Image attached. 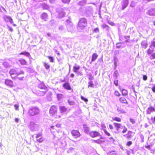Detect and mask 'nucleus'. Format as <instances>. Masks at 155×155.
<instances>
[{"mask_svg": "<svg viewBox=\"0 0 155 155\" xmlns=\"http://www.w3.org/2000/svg\"><path fill=\"white\" fill-rule=\"evenodd\" d=\"M24 72L23 71H18L15 69H11L9 71L11 77L13 80L18 79L19 80H22L24 78Z\"/></svg>", "mask_w": 155, "mask_h": 155, "instance_id": "obj_1", "label": "nucleus"}, {"mask_svg": "<svg viewBox=\"0 0 155 155\" xmlns=\"http://www.w3.org/2000/svg\"><path fill=\"white\" fill-rule=\"evenodd\" d=\"M87 20L85 18H81L79 20L77 27L81 29H83L87 26Z\"/></svg>", "mask_w": 155, "mask_h": 155, "instance_id": "obj_2", "label": "nucleus"}, {"mask_svg": "<svg viewBox=\"0 0 155 155\" xmlns=\"http://www.w3.org/2000/svg\"><path fill=\"white\" fill-rule=\"evenodd\" d=\"M39 110L36 107H33L30 109L28 112V114L30 116H33L38 114Z\"/></svg>", "mask_w": 155, "mask_h": 155, "instance_id": "obj_3", "label": "nucleus"}, {"mask_svg": "<svg viewBox=\"0 0 155 155\" xmlns=\"http://www.w3.org/2000/svg\"><path fill=\"white\" fill-rule=\"evenodd\" d=\"M58 111L57 107L55 105L52 106L49 110V114L51 116L56 114Z\"/></svg>", "mask_w": 155, "mask_h": 155, "instance_id": "obj_4", "label": "nucleus"}, {"mask_svg": "<svg viewBox=\"0 0 155 155\" xmlns=\"http://www.w3.org/2000/svg\"><path fill=\"white\" fill-rule=\"evenodd\" d=\"M5 84L8 87L12 88L15 87V86L13 81L10 79H7L5 81Z\"/></svg>", "mask_w": 155, "mask_h": 155, "instance_id": "obj_5", "label": "nucleus"}, {"mask_svg": "<svg viewBox=\"0 0 155 155\" xmlns=\"http://www.w3.org/2000/svg\"><path fill=\"white\" fill-rule=\"evenodd\" d=\"M51 130L53 132H55L56 131L58 133L61 132V125L60 124H57L55 126H51Z\"/></svg>", "mask_w": 155, "mask_h": 155, "instance_id": "obj_6", "label": "nucleus"}, {"mask_svg": "<svg viewBox=\"0 0 155 155\" xmlns=\"http://www.w3.org/2000/svg\"><path fill=\"white\" fill-rule=\"evenodd\" d=\"M35 138L36 141L38 142L41 143L44 140V138L43 137L42 134L41 133H39L35 134Z\"/></svg>", "mask_w": 155, "mask_h": 155, "instance_id": "obj_7", "label": "nucleus"}, {"mask_svg": "<svg viewBox=\"0 0 155 155\" xmlns=\"http://www.w3.org/2000/svg\"><path fill=\"white\" fill-rule=\"evenodd\" d=\"M89 134L91 137L93 138L97 137L100 135V133L96 131H91L89 133Z\"/></svg>", "mask_w": 155, "mask_h": 155, "instance_id": "obj_8", "label": "nucleus"}, {"mask_svg": "<svg viewBox=\"0 0 155 155\" xmlns=\"http://www.w3.org/2000/svg\"><path fill=\"white\" fill-rule=\"evenodd\" d=\"M3 19L6 22H9L11 24H12L14 22L12 18L10 16L8 15H5L4 16Z\"/></svg>", "mask_w": 155, "mask_h": 155, "instance_id": "obj_9", "label": "nucleus"}, {"mask_svg": "<svg viewBox=\"0 0 155 155\" xmlns=\"http://www.w3.org/2000/svg\"><path fill=\"white\" fill-rule=\"evenodd\" d=\"M71 134L74 137L76 138L79 137L81 136L79 132L77 130H73L71 132Z\"/></svg>", "mask_w": 155, "mask_h": 155, "instance_id": "obj_10", "label": "nucleus"}, {"mask_svg": "<svg viewBox=\"0 0 155 155\" xmlns=\"http://www.w3.org/2000/svg\"><path fill=\"white\" fill-rule=\"evenodd\" d=\"M93 142L97 144H100L105 142L104 138L101 136L100 138L97 140H94Z\"/></svg>", "mask_w": 155, "mask_h": 155, "instance_id": "obj_11", "label": "nucleus"}, {"mask_svg": "<svg viewBox=\"0 0 155 155\" xmlns=\"http://www.w3.org/2000/svg\"><path fill=\"white\" fill-rule=\"evenodd\" d=\"M62 87L67 90H70L72 89L70 84L68 82H66L63 84Z\"/></svg>", "mask_w": 155, "mask_h": 155, "instance_id": "obj_12", "label": "nucleus"}, {"mask_svg": "<svg viewBox=\"0 0 155 155\" xmlns=\"http://www.w3.org/2000/svg\"><path fill=\"white\" fill-rule=\"evenodd\" d=\"M128 4V1L127 0H123L122 2V10H123L126 8Z\"/></svg>", "mask_w": 155, "mask_h": 155, "instance_id": "obj_13", "label": "nucleus"}, {"mask_svg": "<svg viewBox=\"0 0 155 155\" xmlns=\"http://www.w3.org/2000/svg\"><path fill=\"white\" fill-rule=\"evenodd\" d=\"M153 112H155V108L152 106L149 107L146 110V113L147 114H150Z\"/></svg>", "mask_w": 155, "mask_h": 155, "instance_id": "obj_14", "label": "nucleus"}, {"mask_svg": "<svg viewBox=\"0 0 155 155\" xmlns=\"http://www.w3.org/2000/svg\"><path fill=\"white\" fill-rule=\"evenodd\" d=\"M18 61L21 65H27L28 64L27 61L23 58H20L19 59Z\"/></svg>", "mask_w": 155, "mask_h": 155, "instance_id": "obj_15", "label": "nucleus"}, {"mask_svg": "<svg viewBox=\"0 0 155 155\" xmlns=\"http://www.w3.org/2000/svg\"><path fill=\"white\" fill-rule=\"evenodd\" d=\"M147 14L151 16H155V8L149 9L147 12Z\"/></svg>", "mask_w": 155, "mask_h": 155, "instance_id": "obj_16", "label": "nucleus"}, {"mask_svg": "<svg viewBox=\"0 0 155 155\" xmlns=\"http://www.w3.org/2000/svg\"><path fill=\"white\" fill-rule=\"evenodd\" d=\"M47 91H45L43 90L38 89L37 90V94L39 96H43L45 94Z\"/></svg>", "mask_w": 155, "mask_h": 155, "instance_id": "obj_17", "label": "nucleus"}, {"mask_svg": "<svg viewBox=\"0 0 155 155\" xmlns=\"http://www.w3.org/2000/svg\"><path fill=\"white\" fill-rule=\"evenodd\" d=\"M113 124L116 130L117 131H119V129L120 128L121 124L120 123L116 122H114L113 123Z\"/></svg>", "mask_w": 155, "mask_h": 155, "instance_id": "obj_18", "label": "nucleus"}, {"mask_svg": "<svg viewBox=\"0 0 155 155\" xmlns=\"http://www.w3.org/2000/svg\"><path fill=\"white\" fill-rule=\"evenodd\" d=\"M39 90H43L44 91H48L47 88L44 84H40L38 87V89Z\"/></svg>", "mask_w": 155, "mask_h": 155, "instance_id": "obj_19", "label": "nucleus"}, {"mask_svg": "<svg viewBox=\"0 0 155 155\" xmlns=\"http://www.w3.org/2000/svg\"><path fill=\"white\" fill-rule=\"evenodd\" d=\"M119 101L120 103L128 104V102L126 98L124 97H121L119 98Z\"/></svg>", "mask_w": 155, "mask_h": 155, "instance_id": "obj_20", "label": "nucleus"}, {"mask_svg": "<svg viewBox=\"0 0 155 155\" xmlns=\"http://www.w3.org/2000/svg\"><path fill=\"white\" fill-rule=\"evenodd\" d=\"M98 57V55L97 53H94L92 55L91 62H93L95 61Z\"/></svg>", "mask_w": 155, "mask_h": 155, "instance_id": "obj_21", "label": "nucleus"}, {"mask_svg": "<svg viewBox=\"0 0 155 155\" xmlns=\"http://www.w3.org/2000/svg\"><path fill=\"white\" fill-rule=\"evenodd\" d=\"M48 15L47 13L45 12H44L41 14V18L42 19L44 20L45 21H46V19L48 18Z\"/></svg>", "mask_w": 155, "mask_h": 155, "instance_id": "obj_22", "label": "nucleus"}, {"mask_svg": "<svg viewBox=\"0 0 155 155\" xmlns=\"http://www.w3.org/2000/svg\"><path fill=\"white\" fill-rule=\"evenodd\" d=\"M60 110L61 113H64L67 110V108L64 106H60Z\"/></svg>", "mask_w": 155, "mask_h": 155, "instance_id": "obj_23", "label": "nucleus"}, {"mask_svg": "<svg viewBox=\"0 0 155 155\" xmlns=\"http://www.w3.org/2000/svg\"><path fill=\"white\" fill-rule=\"evenodd\" d=\"M133 134V132L131 131H129L127 134L126 135L127 136V139H129L132 137V135L131 134Z\"/></svg>", "mask_w": 155, "mask_h": 155, "instance_id": "obj_24", "label": "nucleus"}, {"mask_svg": "<svg viewBox=\"0 0 155 155\" xmlns=\"http://www.w3.org/2000/svg\"><path fill=\"white\" fill-rule=\"evenodd\" d=\"M65 15V12L63 11H60L58 13V16L60 18L64 17Z\"/></svg>", "mask_w": 155, "mask_h": 155, "instance_id": "obj_25", "label": "nucleus"}, {"mask_svg": "<svg viewBox=\"0 0 155 155\" xmlns=\"http://www.w3.org/2000/svg\"><path fill=\"white\" fill-rule=\"evenodd\" d=\"M112 120L114 121H115L117 122H120L121 121V118L117 117L112 118Z\"/></svg>", "mask_w": 155, "mask_h": 155, "instance_id": "obj_26", "label": "nucleus"}, {"mask_svg": "<svg viewBox=\"0 0 155 155\" xmlns=\"http://www.w3.org/2000/svg\"><path fill=\"white\" fill-rule=\"evenodd\" d=\"M19 54L21 55H23L28 57H29L30 56V53L26 51L22 52L20 53Z\"/></svg>", "mask_w": 155, "mask_h": 155, "instance_id": "obj_27", "label": "nucleus"}, {"mask_svg": "<svg viewBox=\"0 0 155 155\" xmlns=\"http://www.w3.org/2000/svg\"><path fill=\"white\" fill-rule=\"evenodd\" d=\"M80 68L79 66H74L73 67V71L74 72H77Z\"/></svg>", "mask_w": 155, "mask_h": 155, "instance_id": "obj_28", "label": "nucleus"}, {"mask_svg": "<svg viewBox=\"0 0 155 155\" xmlns=\"http://www.w3.org/2000/svg\"><path fill=\"white\" fill-rule=\"evenodd\" d=\"M122 128L123 130L122 131V133L123 134L125 133L127 131V128L125 126H123Z\"/></svg>", "mask_w": 155, "mask_h": 155, "instance_id": "obj_29", "label": "nucleus"}, {"mask_svg": "<svg viewBox=\"0 0 155 155\" xmlns=\"http://www.w3.org/2000/svg\"><path fill=\"white\" fill-rule=\"evenodd\" d=\"M122 94L123 96L127 95L128 94L127 91L125 89H123L122 91Z\"/></svg>", "mask_w": 155, "mask_h": 155, "instance_id": "obj_30", "label": "nucleus"}, {"mask_svg": "<svg viewBox=\"0 0 155 155\" xmlns=\"http://www.w3.org/2000/svg\"><path fill=\"white\" fill-rule=\"evenodd\" d=\"M94 84L92 81H91L88 82V87H93Z\"/></svg>", "mask_w": 155, "mask_h": 155, "instance_id": "obj_31", "label": "nucleus"}, {"mask_svg": "<svg viewBox=\"0 0 155 155\" xmlns=\"http://www.w3.org/2000/svg\"><path fill=\"white\" fill-rule=\"evenodd\" d=\"M153 52V50L150 48H149L147 51V53L149 54H152Z\"/></svg>", "mask_w": 155, "mask_h": 155, "instance_id": "obj_32", "label": "nucleus"}, {"mask_svg": "<svg viewBox=\"0 0 155 155\" xmlns=\"http://www.w3.org/2000/svg\"><path fill=\"white\" fill-rule=\"evenodd\" d=\"M44 65L46 69H49L50 68V66L48 64L45 62L44 63Z\"/></svg>", "mask_w": 155, "mask_h": 155, "instance_id": "obj_33", "label": "nucleus"}, {"mask_svg": "<svg viewBox=\"0 0 155 155\" xmlns=\"http://www.w3.org/2000/svg\"><path fill=\"white\" fill-rule=\"evenodd\" d=\"M150 47L151 48L152 47H155V41H152Z\"/></svg>", "mask_w": 155, "mask_h": 155, "instance_id": "obj_34", "label": "nucleus"}, {"mask_svg": "<svg viewBox=\"0 0 155 155\" xmlns=\"http://www.w3.org/2000/svg\"><path fill=\"white\" fill-rule=\"evenodd\" d=\"M132 143V141H127L126 143V145L127 146H130Z\"/></svg>", "mask_w": 155, "mask_h": 155, "instance_id": "obj_35", "label": "nucleus"}, {"mask_svg": "<svg viewBox=\"0 0 155 155\" xmlns=\"http://www.w3.org/2000/svg\"><path fill=\"white\" fill-rule=\"evenodd\" d=\"M125 38L126 39L125 42H127L129 41L130 39V36H126L125 37Z\"/></svg>", "mask_w": 155, "mask_h": 155, "instance_id": "obj_36", "label": "nucleus"}, {"mask_svg": "<svg viewBox=\"0 0 155 155\" xmlns=\"http://www.w3.org/2000/svg\"><path fill=\"white\" fill-rule=\"evenodd\" d=\"M48 58L50 60V61L51 62H54L53 61V57L51 56H48Z\"/></svg>", "mask_w": 155, "mask_h": 155, "instance_id": "obj_37", "label": "nucleus"}, {"mask_svg": "<svg viewBox=\"0 0 155 155\" xmlns=\"http://www.w3.org/2000/svg\"><path fill=\"white\" fill-rule=\"evenodd\" d=\"M70 1V0H62V2L65 4H68Z\"/></svg>", "mask_w": 155, "mask_h": 155, "instance_id": "obj_38", "label": "nucleus"}, {"mask_svg": "<svg viewBox=\"0 0 155 155\" xmlns=\"http://www.w3.org/2000/svg\"><path fill=\"white\" fill-rule=\"evenodd\" d=\"M114 94L117 96L119 97L120 95V94L117 91H115L114 92Z\"/></svg>", "mask_w": 155, "mask_h": 155, "instance_id": "obj_39", "label": "nucleus"}, {"mask_svg": "<svg viewBox=\"0 0 155 155\" xmlns=\"http://www.w3.org/2000/svg\"><path fill=\"white\" fill-rule=\"evenodd\" d=\"M104 133L107 136H110V134L106 130H104Z\"/></svg>", "mask_w": 155, "mask_h": 155, "instance_id": "obj_40", "label": "nucleus"}, {"mask_svg": "<svg viewBox=\"0 0 155 155\" xmlns=\"http://www.w3.org/2000/svg\"><path fill=\"white\" fill-rule=\"evenodd\" d=\"M81 99L84 101L85 102H87L88 101V99L86 98H85L84 97L82 96H81Z\"/></svg>", "mask_w": 155, "mask_h": 155, "instance_id": "obj_41", "label": "nucleus"}, {"mask_svg": "<svg viewBox=\"0 0 155 155\" xmlns=\"http://www.w3.org/2000/svg\"><path fill=\"white\" fill-rule=\"evenodd\" d=\"M130 121L133 124H134L135 123V120L133 119L130 118Z\"/></svg>", "mask_w": 155, "mask_h": 155, "instance_id": "obj_42", "label": "nucleus"}, {"mask_svg": "<svg viewBox=\"0 0 155 155\" xmlns=\"http://www.w3.org/2000/svg\"><path fill=\"white\" fill-rule=\"evenodd\" d=\"M68 104L70 105H73L74 103V101H71L70 100L68 101Z\"/></svg>", "mask_w": 155, "mask_h": 155, "instance_id": "obj_43", "label": "nucleus"}, {"mask_svg": "<svg viewBox=\"0 0 155 155\" xmlns=\"http://www.w3.org/2000/svg\"><path fill=\"white\" fill-rule=\"evenodd\" d=\"M114 83L116 86H117L118 85V81L117 80H115L114 81Z\"/></svg>", "mask_w": 155, "mask_h": 155, "instance_id": "obj_44", "label": "nucleus"}, {"mask_svg": "<svg viewBox=\"0 0 155 155\" xmlns=\"http://www.w3.org/2000/svg\"><path fill=\"white\" fill-rule=\"evenodd\" d=\"M109 127L110 129L111 130L114 129V127L113 125L112 124H109Z\"/></svg>", "mask_w": 155, "mask_h": 155, "instance_id": "obj_45", "label": "nucleus"}, {"mask_svg": "<svg viewBox=\"0 0 155 155\" xmlns=\"http://www.w3.org/2000/svg\"><path fill=\"white\" fill-rule=\"evenodd\" d=\"M7 26H8L9 31H11L12 32L13 31V29L10 26H8V25Z\"/></svg>", "mask_w": 155, "mask_h": 155, "instance_id": "obj_46", "label": "nucleus"}, {"mask_svg": "<svg viewBox=\"0 0 155 155\" xmlns=\"http://www.w3.org/2000/svg\"><path fill=\"white\" fill-rule=\"evenodd\" d=\"M62 94H58L57 95V97L58 99H60L62 97Z\"/></svg>", "mask_w": 155, "mask_h": 155, "instance_id": "obj_47", "label": "nucleus"}, {"mask_svg": "<svg viewBox=\"0 0 155 155\" xmlns=\"http://www.w3.org/2000/svg\"><path fill=\"white\" fill-rule=\"evenodd\" d=\"M147 77L146 75H143V79L144 81H146L147 80Z\"/></svg>", "mask_w": 155, "mask_h": 155, "instance_id": "obj_48", "label": "nucleus"}, {"mask_svg": "<svg viewBox=\"0 0 155 155\" xmlns=\"http://www.w3.org/2000/svg\"><path fill=\"white\" fill-rule=\"evenodd\" d=\"M1 8H2V9L4 11L6 12V10H5V9L3 7H2V6L0 7V12H2V10Z\"/></svg>", "mask_w": 155, "mask_h": 155, "instance_id": "obj_49", "label": "nucleus"}, {"mask_svg": "<svg viewBox=\"0 0 155 155\" xmlns=\"http://www.w3.org/2000/svg\"><path fill=\"white\" fill-rule=\"evenodd\" d=\"M14 107L15 108V109L16 110H18V108L19 107V105L17 104H15L14 105Z\"/></svg>", "mask_w": 155, "mask_h": 155, "instance_id": "obj_50", "label": "nucleus"}, {"mask_svg": "<svg viewBox=\"0 0 155 155\" xmlns=\"http://www.w3.org/2000/svg\"><path fill=\"white\" fill-rule=\"evenodd\" d=\"M151 57H152V58L153 59H155V53L152 54L151 55Z\"/></svg>", "mask_w": 155, "mask_h": 155, "instance_id": "obj_51", "label": "nucleus"}, {"mask_svg": "<svg viewBox=\"0 0 155 155\" xmlns=\"http://www.w3.org/2000/svg\"><path fill=\"white\" fill-rule=\"evenodd\" d=\"M94 32H98V31H99V29L98 28H95L94 31H93Z\"/></svg>", "mask_w": 155, "mask_h": 155, "instance_id": "obj_52", "label": "nucleus"}, {"mask_svg": "<svg viewBox=\"0 0 155 155\" xmlns=\"http://www.w3.org/2000/svg\"><path fill=\"white\" fill-rule=\"evenodd\" d=\"M102 27L103 28H106L107 27L108 28L109 26L107 25L106 24H104L102 25Z\"/></svg>", "mask_w": 155, "mask_h": 155, "instance_id": "obj_53", "label": "nucleus"}, {"mask_svg": "<svg viewBox=\"0 0 155 155\" xmlns=\"http://www.w3.org/2000/svg\"><path fill=\"white\" fill-rule=\"evenodd\" d=\"M101 126L102 127L104 128H106V126L105 124H102L101 125Z\"/></svg>", "mask_w": 155, "mask_h": 155, "instance_id": "obj_54", "label": "nucleus"}, {"mask_svg": "<svg viewBox=\"0 0 155 155\" xmlns=\"http://www.w3.org/2000/svg\"><path fill=\"white\" fill-rule=\"evenodd\" d=\"M109 24L111 26H114L115 25L114 23L113 22H109Z\"/></svg>", "mask_w": 155, "mask_h": 155, "instance_id": "obj_55", "label": "nucleus"}, {"mask_svg": "<svg viewBox=\"0 0 155 155\" xmlns=\"http://www.w3.org/2000/svg\"><path fill=\"white\" fill-rule=\"evenodd\" d=\"M152 90L153 92H155V86L152 87Z\"/></svg>", "mask_w": 155, "mask_h": 155, "instance_id": "obj_56", "label": "nucleus"}, {"mask_svg": "<svg viewBox=\"0 0 155 155\" xmlns=\"http://www.w3.org/2000/svg\"><path fill=\"white\" fill-rule=\"evenodd\" d=\"M117 110L118 111H120V112H121V113L124 112L123 110H120V109H119V108H117Z\"/></svg>", "mask_w": 155, "mask_h": 155, "instance_id": "obj_57", "label": "nucleus"}, {"mask_svg": "<svg viewBox=\"0 0 155 155\" xmlns=\"http://www.w3.org/2000/svg\"><path fill=\"white\" fill-rule=\"evenodd\" d=\"M145 147L148 149H150V146L149 145H148L145 146Z\"/></svg>", "mask_w": 155, "mask_h": 155, "instance_id": "obj_58", "label": "nucleus"}, {"mask_svg": "<svg viewBox=\"0 0 155 155\" xmlns=\"http://www.w3.org/2000/svg\"><path fill=\"white\" fill-rule=\"evenodd\" d=\"M15 121L16 123H18V118H15Z\"/></svg>", "mask_w": 155, "mask_h": 155, "instance_id": "obj_59", "label": "nucleus"}, {"mask_svg": "<svg viewBox=\"0 0 155 155\" xmlns=\"http://www.w3.org/2000/svg\"><path fill=\"white\" fill-rule=\"evenodd\" d=\"M74 74H71L70 75V77L72 78H73L74 77Z\"/></svg>", "mask_w": 155, "mask_h": 155, "instance_id": "obj_60", "label": "nucleus"}, {"mask_svg": "<svg viewBox=\"0 0 155 155\" xmlns=\"http://www.w3.org/2000/svg\"><path fill=\"white\" fill-rule=\"evenodd\" d=\"M35 125V124L33 123L32 124H31L30 125L31 127H32L33 126V125Z\"/></svg>", "mask_w": 155, "mask_h": 155, "instance_id": "obj_61", "label": "nucleus"}, {"mask_svg": "<svg viewBox=\"0 0 155 155\" xmlns=\"http://www.w3.org/2000/svg\"><path fill=\"white\" fill-rule=\"evenodd\" d=\"M47 35L48 36H51V33H48Z\"/></svg>", "mask_w": 155, "mask_h": 155, "instance_id": "obj_62", "label": "nucleus"}, {"mask_svg": "<svg viewBox=\"0 0 155 155\" xmlns=\"http://www.w3.org/2000/svg\"><path fill=\"white\" fill-rule=\"evenodd\" d=\"M91 78H89V79H92L93 78H94L93 77L91 76Z\"/></svg>", "mask_w": 155, "mask_h": 155, "instance_id": "obj_63", "label": "nucleus"}, {"mask_svg": "<svg viewBox=\"0 0 155 155\" xmlns=\"http://www.w3.org/2000/svg\"><path fill=\"white\" fill-rule=\"evenodd\" d=\"M153 25L155 26V20L153 21Z\"/></svg>", "mask_w": 155, "mask_h": 155, "instance_id": "obj_64", "label": "nucleus"}]
</instances>
